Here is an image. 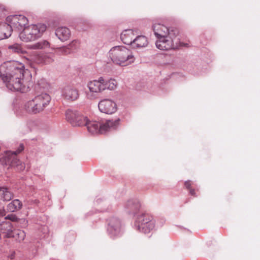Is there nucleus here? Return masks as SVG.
<instances>
[{"label":"nucleus","instance_id":"28","mask_svg":"<svg viewBox=\"0 0 260 260\" xmlns=\"http://www.w3.org/2000/svg\"><path fill=\"white\" fill-rule=\"evenodd\" d=\"M12 237L16 238L19 241H23L25 237V232L21 230H13Z\"/></svg>","mask_w":260,"mask_h":260},{"label":"nucleus","instance_id":"5","mask_svg":"<svg viewBox=\"0 0 260 260\" xmlns=\"http://www.w3.org/2000/svg\"><path fill=\"white\" fill-rule=\"evenodd\" d=\"M85 124L88 131L92 134H104L107 132L115 129L119 124V119L108 120L103 124L96 121H89L86 118Z\"/></svg>","mask_w":260,"mask_h":260},{"label":"nucleus","instance_id":"22","mask_svg":"<svg viewBox=\"0 0 260 260\" xmlns=\"http://www.w3.org/2000/svg\"><path fill=\"white\" fill-rule=\"evenodd\" d=\"M13 231V226L10 222H4L0 225V232L4 234L5 237H12Z\"/></svg>","mask_w":260,"mask_h":260},{"label":"nucleus","instance_id":"8","mask_svg":"<svg viewBox=\"0 0 260 260\" xmlns=\"http://www.w3.org/2000/svg\"><path fill=\"white\" fill-rule=\"evenodd\" d=\"M178 34L177 30H172L170 35L157 39L155 43L156 47L161 50H169L177 48L179 45Z\"/></svg>","mask_w":260,"mask_h":260},{"label":"nucleus","instance_id":"27","mask_svg":"<svg viewBox=\"0 0 260 260\" xmlns=\"http://www.w3.org/2000/svg\"><path fill=\"white\" fill-rule=\"evenodd\" d=\"M8 48L12 51V52L20 54H25L27 53L26 51L22 47L20 44L15 43L12 45H10Z\"/></svg>","mask_w":260,"mask_h":260},{"label":"nucleus","instance_id":"23","mask_svg":"<svg viewBox=\"0 0 260 260\" xmlns=\"http://www.w3.org/2000/svg\"><path fill=\"white\" fill-rule=\"evenodd\" d=\"M55 35L62 41L67 40L70 37V31L66 27H59L55 31Z\"/></svg>","mask_w":260,"mask_h":260},{"label":"nucleus","instance_id":"16","mask_svg":"<svg viewBox=\"0 0 260 260\" xmlns=\"http://www.w3.org/2000/svg\"><path fill=\"white\" fill-rule=\"evenodd\" d=\"M62 95L67 100L74 101L78 98L79 92L76 88L67 86L62 90Z\"/></svg>","mask_w":260,"mask_h":260},{"label":"nucleus","instance_id":"2","mask_svg":"<svg viewBox=\"0 0 260 260\" xmlns=\"http://www.w3.org/2000/svg\"><path fill=\"white\" fill-rule=\"evenodd\" d=\"M117 81L113 78L106 79L102 77L98 79L89 81L87 84L89 90L86 91L88 99L93 100L98 98V95L106 90H113L117 88Z\"/></svg>","mask_w":260,"mask_h":260},{"label":"nucleus","instance_id":"1","mask_svg":"<svg viewBox=\"0 0 260 260\" xmlns=\"http://www.w3.org/2000/svg\"><path fill=\"white\" fill-rule=\"evenodd\" d=\"M24 65L17 61H10L0 66V78L11 91L25 92L27 87L23 83Z\"/></svg>","mask_w":260,"mask_h":260},{"label":"nucleus","instance_id":"21","mask_svg":"<svg viewBox=\"0 0 260 260\" xmlns=\"http://www.w3.org/2000/svg\"><path fill=\"white\" fill-rule=\"evenodd\" d=\"M78 47V41L74 40L70 43L68 45L62 47L58 48V51L63 54H68L73 52Z\"/></svg>","mask_w":260,"mask_h":260},{"label":"nucleus","instance_id":"32","mask_svg":"<svg viewBox=\"0 0 260 260\" xmlns=\"http://www.w3.org/2000/svg\"><path fill=\"white\" fill-rule=\"evenodd\" d=\"M190 193L191 194V195H193L194 194V190L193 189H191L190 190Z\"/></svg>","mask_w":260,"mask_h":260},{"label":"nucleus","instance_id":"3","mask_svg":"<svg viewBox=\"0 0 260 260\" xmlns=\"http://www.w3.org/2000/svg\"><path fill=\"white\" fill-rule=\"evenodd\" d=\"M109 56L114 63L121 66L131 64L135 60L131 50L122 46L112 47L109 51Z\"/></svg>","mask_w":260,"mask_h":260},{"label":"nucleus","instance_id":"4","mask_svg":"<svg viewBox=\"0 0 260 260\" xmlns=\"http://www.w3.org/2000/svg\"><path fill=\"white\" fill-rule=\"evenodd\" d=\"M50 101L51 96L47 93L42 92L25 103L23 108L29 113H40L44 110Z\"/></svg>","mask_w":260,"mask_h":260},{"label":"nucleus","instance_id":"6","mask_svg":"<svg viewBox=\"0 0 260 260\" xmlns=\"http://www.w3.org/2000/svg\"><path fill=\"white\" fill-rule=\"evenodd\" d=\"M46 29V26L44 24H31L24 27L19 32V37L24 42L33 41L40 38Z\"/></svg>","mask_w":260,"mask_h":260},{"label":"nucleus","instance_id":"31","mask_svg":"<svg viewBox=\"0 0 260 260\" xmlns=\"http://www.w3.org/2000/svg\"><path fill=\"white\" fill-rule=\"evenodd\" d=\"M190 185H191V184H190V182L189 181H186L185 182V185L186 187V188H188L190 187Z\"/></svg>","mask_w":260,"mask_h":260},{"label":"nucleus","instance_id":"24","mask_svg":"<svg viewBox=\"0 0 260 260\" xmlns=\"http://www.w3.org/2000/svg\"><path fill=\"white\" fill-rule=\"evenodd\" d=\"M148 45V40L146 37L144 36H139L134 39L132 44L134 48H140L147 46Z\"/></svg>","mask_w":260,"mask_h":260},{"label":"nucleus","instance_id":"11","mask_svg":"<svg viewBox=\"0 0 260 260\" xmlns=\"http://www.w3.org/2000/svg\"><path fill=\"white\" fill-rule=\"evenodd\" d=\"M7 21L10 23L12 29H17L18 31L23 30L27 24V19L22 15H15L10 16L7 18Z\"/></svg>","mask_w":260,"mask_h":260},{"label":"nucleus","instance_id":"29","mask_svg":"<svg viewBox=\"0 0 260 260\" xmlns=\"http://www.w3.org/2000/svg\"><path fill=\"white\" fill-rule=\"evenodd\" d=\"M6 219L10 220L12 221L16 222L18 221V218L17 217V216L15 214H10L8 215L6 217Z\"/></svg>","mask_w":260,"mask_h":260},{"label":"nucleus","instance_id":"9","mask_svg":"<svg viewBox=\"0 0 260 260\" xmlns=\"http://www.w3.org/2000/svg\"><path fill=\"white\" fill-rule=\"evenodd\" d=\"M135 227L139 232L149 233L155 227V221L152 215L148 213H141L135 221Z\"/></svg>","mask_w":260,"mask_h":260},{"label":"nucleus","instance_id":"19","mask_svg":"<svg viewBox=\"0 0 260 260\" xmlns=\"http://www.w3.org/2000/svg\"><path fill=\"white\" fill-rule=\"evenodd\" d=\"M134 37L135 35L133 30L126 29L122 31L120 38L123 43L132 45Z\"/></svg>","mask_w":260,"mask_h":260},{"label":"nucleus","instance_id":"10","mask_svg":"<svg viewBox=\"0 0 260 260\" xmlns=\"http://www.w3.org/2000/svg\"><path fill=\"white\" fill-rule=\"evenodd\" d=\"M86 118V116L75 110L68 109L66 112V120L73 126H83Z\"/></svg>","mask_w":260,"mask_h":260},{"label":"nucleus","instance_id":"14","mask_svg":"<svg viewBox=\"0 0 260 260\" xmlns=\"http://www.w3.org/2000/svg\"><path fill=\"white\" fill-rule=\"evenodd\" d=\"M108 232L111 236H116L121 232V222L116 217L111 218L108 223Z\"/></svg>","mask_w":260,"mask_h":260},{"label":"nucleus","instance_id":"17","mask_svg":"<svg viewBox=\"0 0 260 260\" xmlns=\"http://www.w3.org/2000/svg\"><path fill=\"white\" fill-rule=\"evenodd\" d=\"M12 28L10 23H0V39H7L11 36Z\"/></svg>","mask_w":260,"mask_h":260},{"label":"nucleus","instance_id":"7","mask_svg":"<svg viewBox=\"0 0 260 260\" xmlns=\"http://www.w3.org/2000/svg\"><path fill=\"white\" fill-rule=\"evenodd\" d=\"M24 149L23 144H20L16 151H6L0 156V161L3 165L10 167H16L18 171H22L25 169V165L17 159V154Z\"/></svg>","mask_w":260,"mask_h":260},{"label":"nucleus","instance_id":"30","mask_svg":"<svg viewBox=\"0 0 260 260\" xmlns=\"http://www.w3.org/2000/svg\"><path fill=\"white\" fill-rule=\"evenodd\" d=\"M5 10V7L0 4V16L2 15V13Z\"/></svg>","mask_w":260,"mask_h":260},{"label":"nucleus","instance_id":"20","mask_svg":"<svg viewBox=\"0 0 260 260\" xmlns=\"http://www.w3.org/2000/svg\"><path fill=\"white\" fill-rule=\"evenodd\" d=\"M14 193L11 189L7 187H0V199L4 202H8L14 198Z\"/></svg>","mask_w":260,"mask_h":260},{"label":"nucleus","instance_id":"13","mask_svg":"<svg viewBox=\"0 0 260 260\" xmlns=\"http://www.w3.org/2000/svg\"><path fill=\"white\" fill-rule=\"evenodd\" d=\"M98 107L101 112L108 114L115 113L117 109L116 103L109 99H105L100 101Z\"/></svg>","mask_w":260,"mask_h":260},{"label":"nucleus","instance_id":"18","mask_svg":"<svg viewBox=\"0 0 260 260\" xmlns=\"http://www.w3.org/2000/svg\"><path fill=\"white\" fill-rule=\"evenodd\" d=\"M140 205L136 200H128L124 205V208L127 212L131 214L135 213L139 210Z\"/></svg>","mask_w":260,"mask_h":260},{"label":"nucleus","instance_id":"15","mask_svg":"<svg viewBox=\"0 0 260 260\" xmlns=\"http://www.w3.org/2000/svg\"><path fill=\"white\" fill-rule=\"evenodd\" d=\"M152 28L154 35L157 39L162 37H166L167 35H170V32L172 30H177L172 28H168L163 24L156 23L153 24Z\"/></svg>","mask_w":260,"mask_h":260},{"label":"nucleus","instance_id":"12","mask_svg":"<svg viewBox=\"0 0 260 260\" xmlns=\"http://www.w3.org/2000/svg\"><path fill=\"white\" fill-rule=\"evenodd\" d=\"M30 57L31 60L38 64H49L54 61L53 55L49 53L33 52Z\"/></svg>","mask_w":260,"mask_h":260},{"label":"nucleus","instance_id":"26","mask_svg":"<svg viewBox=\"0 0 260 260\" xmlns=\"http://www.w3.org/2000/svg\"><path fill=\"white\" fill-rule=\"evenodd\" d=\"M50 44L47 40H41L34 44L30 45L28 48L31 49H46L50 48Z\"/></svg>","mask_w":260,"mask_h":260},{"label":"nucleus","instance_id":"25","mask_svg":"<svg viewBox=\"0 0 260 260\" xmlns=\"http://www.w3.org/2000/svg\"><path fill=\"white\" fill-rule=\"evenodd\" d=\"M22 207V202L18 199H15L7 205V210L8 212H14L20 210Z\"/></svg>","mask_w":260,"mask_h":260}]
</instances>
